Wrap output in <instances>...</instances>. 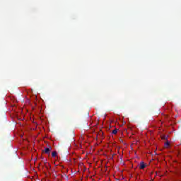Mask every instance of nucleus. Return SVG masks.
Returning <instances> with one entry per match:
<instances>
[{
  "instance_id": "obj_1",
  "label": "nucleus",
  "mask_w": 181,
  "mask_h": 181,
  "mask_svg": "<svg viewBox=\"0 0 181 181\" xmlns=\"http://www.w3.org/2000/svg\"><path fill=\"white\" fill-rule=\"evenodd\" d=\"M50 151H52V146H48V148H45L43 150L44 153H47V155H50Z\"/></svg>"
},
{
  "instance_id": "obj_2",
  "label": "nucleus",
  "mask_w": 181,
  "mask_h": 181,
  "mask_svg": "<svg viewBox=\"0 0 181 181\" xmlns=\"http://www.w3.org/2000/svg\"><path fill=\"white\" fill-rule=\"evenodd\" d=\"M146 168V165L145 164V163L141 162L139 164V169H144Z\"/></svg>"
},
{
  "instance_id": "obj_3",
  "label": "nucleus",
  "mask_w": 181,
  "mask_h": 181,
  "mask_svg": "<svg viewBox=\"0 0 181 181\" xmlns=\"http://www.w3.org/2000/svg\"><path fill=\"white\" fill-rule=\"evenodd\" d=\"M112 134H114L115 135L118 134V129H115L112 132Z\"/></svg>"
},
{
  "instance_id": "obj_4",
  "label": "nucleus",
  "mask_w": 181,
  "mask_h": 181,
  "mask_svg": "<svg viewBox=\"0 0 181 181\" xmlns=\"http://www.w3.org/2000/svg\"><path fill=\"white\" fill-rule=\"evenodd\" d=\"M56 156H57V151L52 152V158H56Z\"/></svg>"
},
{
  "instance_id": "obj_5",
  "label": "nucleus",
  "mask_w": 181,
  "mask_h": 181,
  "mask_svg": "<svg viewBox=\"0 0 181 181\" xmlns=\"http://www.w3.org/2000/svg\"><path fill=\"white\" fill-rule=\"evenodd\" d=\"M165 146H169L170 144H169V141H167L165 144Z\"/></svg>"
}]
</instances>
